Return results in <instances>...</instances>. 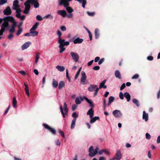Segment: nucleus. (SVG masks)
<instances>
[{
    "instance_id": "obj_1",
    "label": "nucleus",
    "mask_w": 160,
    "mask_h": 160,
    "mask_svg": "<svg viewBox=\"0 0 160 160\" xmlns=\"http://www.w3.org/2000/svg\"><path fill=\"white\" fill-rule=\"evenodd\" d=\"M3 20L4 22L1 25V28L0 30V35L3 34L5 28L8 27V21H13L14 19L12 16H7L3 18Z\"/></svg>"
},
{
    "instance_id": "obj_2",
    "label": "nucleus",
    "mask_w": 160,
    "mask_h": 160,
    "mask_svg": "<svg viewBox=\"0 0 160 160\" xmlns=\"http://www.w3.org/2000/svg\"><path fill=\"white\" fill-rule=\"evenodd\" d=\"M88 90L89 91L91 92L95 91V92L94 93V95L96 96L97 94L99 88H98L97 85L91 84L88 88Z\"/></svg>"
},
{
    "instance_id": "obj_3",
    "label": "nucleus",
    "mask_w": 160,
    "mask_h": 160,
    "mask_svg": "<svg viewBox=\"0 0 160 160\" xmlns=\"http://www.w3.org/2000/svg\"><path fill=\"white\" fill-rule=\"evenodd\" d=\"M72 0H58L59 5H63L64 7H66L69 5V2Z\"/></svg>"
},
{
    "instance_id": "obj_4",
    "label": "nucleus",
    "mask_w": 160,
    "mask_h": 160,
    "mask_svg": "<svg viewBox=\"0 0 160 160\" xmlns=\"http://www.w3.org/2000/svg\"><path fill=\"white\" fill-rule=\"evenodd\" d=\"M93 148V147L92 146H91L89 148L88 150V152H89V155L91 157H93L98 152V147H96L95 149H93L94 151V153L92 154L91 152V150Z\"/></svg>"
},
{
    "instance_id": "obj_5",
    "label": "nucleus",
    "mask_w": 160,
    "mask_h": 160,
    "mask_svg": "<svg viewBox=\"0 0 160 160\" xmlns=\"http://www.w3.org/2000/svg\"><path fill=\"white\" fill-rule=\"evenodd\" d=\"M43 126L45 128L48 129L50 132H51L52 134H56V131L54 129L52 128L51 127H50L48 125L46 124H43Z\"/></svg>"
},
{
    "instance_id": "obj_6",
    "label": "nucleus",
    "mask_w": 160,
    "mask_h": 160,
    "mask_svg": "<svg viewBox=\"0 0 160 160\" xmlns=\"http://www.w3.org/2000/svg\"><path fill=\"white\" fill-rule=\"evenodd\" d=\"M24 5L25 6V10L23 11V12L25 14H27L29 12L30 5L29 4V3H27L26 2L24 3Z\"/></svg>"
},
{
    "instance_id": "obj_7",
    "label": "nucleus",
    "mask_w": 160,
    "mask_h": 160,
    "mask_svg": "<svg viewBox=\"0 0 160 160\" xmlns=\"http://www.w3.org/2000/svg\"><path fill=\"white\" fill-rule=\"evenodd\" d=\"M70 54L71 55L74 61L76 62H77L78 60V54L76 53H75L73 52H71Z\"/></svg>"
},
{
    "instance_id": "obj_8",
    "label": "nucleus",
    "mask_w": 160,
    "mask_h": 160,
    "mask_svg": "<svg viewBox=\"0 0 160 160\" xmlns=\"http://www.w3.org/2000/svg\"><path fill=\"white\" fill-rule=\"evenodd\" d=\"M12 24L11 28L9 30V32L11 33H13L15 31V28L16 26V22L14 20L13 21H12Z\"/></svg>"
},
{
    "instance_id": "obj_9",
    "label": "nucleus",
    "mask_w": 160,
    "mask_h": 160,
    "mask_svg": "<svg viewBox=\"0 0 160 160\" xmlns=\"http://www.w3.org/2000/svg\"><path fill=\"white\" fill-rule=\"evenodd\" d=\"M4 14L5 15H11L12 13V11L9 7L8 6L3 11Z\"/></svg>"
},
{
    "instance_id": "obj_10",
    "label": "nucleus",
    "mask_w": 160,
    "mask_h": 160,
    "mask_svg": "<svg viewBox=\"0 0 160 160\" xmlns=\"http://www.w3.org/2000/svg\"><path fill=\"white\" fill-rule=\"evenodd\" d=\"M112 114L115 117H119L122 116V114L120 111L118 110H114L112 112Z\"/></svg>"
},
{
    "instance_id": "obj_11",
    "label": "nucleus",
    "mask_w": 160,
    "mask_h": 160,
    "mask_svg": "<svg viewBox=\"0 0 160 160\" xmlns=\"http://www.w3.org/2000/svg\"><path fill=\"white\" fill-rule=\"evenodd\" d=\"M31 44V43L30 42H28L25 43L22 46V50H24L27 48Z\"/></svg>"
},
{
    "instance_id": "obj_12",
    "label": "nucleus",
    "mask_w": 160,
    "mask_h": 160,
    "mask_svg": "<svg viewBox=\"0 0 160 160\" xmlns=\"http://www.w3.org/2000/svg\"><path fill=\"white\" fill-rule=\"evenodd\" d=\"M18 0L14 1L13 2V8L14 10H16L19 7V6L18 4Z\"/></svg>"
},
{
    "instance_id": "obj_13",
    "label": "nucleus",
    "mask_w": 160,
    "mask_h": 160,
    "mask_svg": "<svg viewBox=\"0 0 160 160\" xmlns=\"http://www.w3.org/2000/svg\"><path fill=\"white\" fill-rule=\"evenodd\" d=\"M121 153L119 150H117L116 154L115 159L117 160H119L121 158Z\"/></svg>"
},
{
    "instance_id": "obj_14",
    "label": "nucleus",
    "mask_w": 160,
    "mask_h": 160,
    "mask_svg": "<svg viewBox=\"0 0 160 160\" xmlns=\"http://www.w3.org/2000/svg\"><path fill=\"white\" fill-rule=\"evenodd\" d=\"M58 13L64 18L67 15L66 12L64 10H58Z\"/></svg>"
},
{
    "instance_id": "obj_15",
    "label": "nucleus",
    "mask_w": 160,
    "mask_h": 160,
    "mask_svg": "<svg viewBox=\"0 0 160 160\" xmlns=\"http://www.w3.org/2000/svg\"><path fill=\"white\" fill-rule=\"evenodd\" d=\"M87 114L90 115V118H92L93 116L94 111L92 108H91L88 111Z\"/></svg>"
},
{
    "instance_id": "obj_16",
    "label": "nucleus",
    "mask_w": 160,
    "mask_h": 160,
    "mask_svg": "<svg viewBox=\"0 0 160 160\" xmlns=\"http://www.w3.org/2000/svg\"><path fill=\"white\" fill-rule=\"evenodd\" d=\"M142 118L146 122L148 120V115L144 111L143 112Z\"/></svg>"
},
{
    "instance_id": "obj_17",
    "label": "nucleus",
    "mask_w": 160,
    "mask_h": 160,
    "mask_svg": "<svg viewBox=\"0 0 160 160\" xmlns=\"http://www.w3.org/2000/svg\"><path fill=\"white\" fill-rule=\"evenodd\" d=\"M124 97L127 98V101L128 102L130 101L131 96L130 94L127 92H125L124 94Z\"/></svg>"
},
{
    "instance_id": "obj_18",
    "label": "nucleus",
    "mask_w": 160,
    "mask_h": 160,
    "mask_svg": "<svg viewBox=\"0 0 160 160\" xmlns=\"http://www.w3.org/2000/svg\"><path fill=\"white\" fill-rule=\"evenodd\" d=\"M91 120H90V123H94L97 120L99 119V117H95L94 118L93 117L92 118H90Z\"/></svg>"
},
{
    "instance_id": "obj_19",
    "label": "nucleus",
    "mask_w": 160,
    "mask_h": 160,
    "mask_svg": "<svg viewBox=\"0 0 160 160\" xmlns=\"http://www.w3.org/2000/svg\"><path fill=\"white\" fill-rule=\"evenodd\" d=\"M56 68L58 71L60 72H63L65 70V67L64 66L58 65L56 67Z\"/></svg>"
},
{
    "instance_id": "obj_20",
    "label": "nucleus",
    "mask_w": 160,
    "mask_h": 160,
    "mask_svg": "<svg viewBox=\"0 0 160 160\" xmlns=\"http://www.w3.org/2000/svg\"><path fill=\"white\" fill-rule=\"evenodd\" d=\"M99 30L96 28L95 30V38L96 39H98L99 38Z\"/></svg>"
},
{
    "instance_id": "obj_21",
    "label": "nucleus",
    "mask_w": 160,
    "mask_h": 160,
    "mask_svg": "<svg viewBox=\"0 0 160 160\" xmlns=\"http://www.w3.org/2000/svg\"><path fill=\"white\" fill-rule=\"evenodd\" d=\"M58 43L59 44V45L62 46H64V43H65V39H61V38H59L58 40Z\"/></svg>"
},
{
    "instance_id": "obj_22",
    "label": "nucleus",
    "mask_w": 160,
    "mask_h": 160,
    "mask_svg": "<svg viewBox=\"0 0 160 160\" xmlns=\"http://www.w3.org/2000/svg\"><path fill=\"white\" fill-rule=\"evenodd\" d=\"M115 74L116 77L118 78L119 79H121V74L118 70H117L115 71Z\"/></svg>"
},
{
    "instance_id": "obj_23",
    "label": "nucleus",
    "mask_w": 160,
    "mask_h": 160,
    "mask_svg": "<svg viewBox=\"0 0 160 160\" xmlns=\"http://www.w3.org/2000/svg\"><path fill=\"white\" fill-rule=\"evenodd\" d=\"M17 101L16 98L15 97H13V98L12 104L14 108H16L17 107Z\"/></svg>"
},
{
    "instance_id": "obj_24",
    "label": "nucleus",
    "mask_w": 160,
    "mask_h": 160,
    "mask_svg": "<svg viewBox=\"0 0 160 160\" xmlns=\"http://www.w3.org/2000/svg\"><path fill=\"white\" fill-rule=\"evenodd\" d=\"M106 81H103L100 84V85L99 87V88H107V86L104 85V84L106 82Z\"/></svg>"
},
{
    "instance_id": "obj_25",
    "label": "nucleus",
    "mask_w": 160,
    "mask_h": 160,
    "mask_svg": "<svg viewBox=\"0 0 160 160\" xmlns=\"http://www.w3.org/2000/svg\"><path fill=\"white\" fill-rule=\"evenodd\" d=\"M39 23L38 22H36L32 26V27L30 29V30L34 31L37 28L38 26V25Z\"/></svg>"
},
{
    "instance_id": "obj_26",
    "label": "nucleus",
    "mask_w": 160,
    "mask_h": 160,
    "mask_svg": "<svg viewBox=\"0 0 160 160\" xmlns=\"http://www.w3.org/2000/svg\"><path fill=\"white\" fill-rule=\"evenodd\" d=\"M82 77L81 80H86V76L84 72L82 71L81 72Z\"/></svg>"
},
{
    "instance_id": "obj_27",
    "label": "nucleus",
    "mask_w": 160,
    "mask_h": 160,
    "mask_svg": "<svg viewBox=\"0 0 160 160\" xmlns=\"http://www.w3.org/2000/svg\"><path fill=\"white\" fill-rule=\"evenodd\" d=\"M24 85L25 87V90L26 91V93L27 94V95L29 96V88L28 86V85L26 84L25 83H24Z\"/></svg>"
},
{
    "instance_id": "obj_28",
    "label": "nucleus",
    "mask_w": 160,
    "mask_h": 160,
    "mask_svg": "<svg viewBox=\"0 0 160 160\" xmlns=\"http://www.w3.org/2000/svg\"><path fill=\"white\" fill-rule=\"evenodd\" d=\"M39 54H40L38 52L36 53L35 60V63L36 64H37L38 59L39 58Z\"/></svg>"
},
{
    "instance_id": "obj_29",
    "label": "nucleus",
    "mask_w": 160,
    "mask_h": 160,
    "mask_svg": "<svg viewBox=\"0 0 160 160\" xmlns=\"http://www.w3.org/2000/svg\"><path fill=\"white\" fill-rule=\"evenodd\" d=\"M76 120H75V118L73 119L72 120V122L71 124V129H72L74 128V127L75 126V122H76Z\"/></svg>"
},
{
    "instance_id": "obj_30",
    "label": "nucleus",
    "mask_w": 160,
    "mask_h": 160,
    "mask_svg": "<svg viewBox=\"0 0 160 160\" xmlns=\"http://www.w3.org/2000/svg\"><path fill=\"white\" fill-rule=\"evenodd\" d=\"M132 102L133 103L135 104L136 106L139 107V104L138 101L136 99H132Z\"/></svg>"
},
{
    "instance_id": "obj_31",
    "label": "nucleus",
    "mask_w": 160,
    "mask_h": 160,
    "mask_svg": "<svg viewBox=\"0 0 160 160\" xmlns=\"http://www.w3.org/2000/svg\"><path fill=\"white\" fill-rule=\"evenodd\" d=\"M33 3L35 8H37L39 7V4L37 1L34 0V1L33 2Z\"/></svg>"
},
{
    "instance_id": "obj_32",
    "label": "nucleus",
    "mask_w": 160,
    "mask_h": 160,
    "mask_svg": "<svg viewBox=\"0 0 160 160\" xmlns=\"http://www.w3.org/2000/svg\"><path fill=\"white\" fill-rule=\"evenodd\" d=\"M64 46L59 45V48H60L59 52L60 53H61L62 52H64L65 50V48H64Z\"/></svg>"
},
{
    "instance_id": "obj_33",
    "label": "nucleus",
    "mask_w": 160,
    "mask_h": 160,
    "mask_svg": "<svg viewBox=\"0 0 160 160\" xmlns=\"http://www.w3.org/2000/svg\"><path fill=\"white\" fill-rule=\"evenodd\" d=\"M30 32L31 33V36H35L38 35V32L36 31H33L30 30Z\"/></svg>"
},
{
    "instance_id": "obj_34",
    "label": "nucleus",
    "mask_w": 160,
    "mask_h": 160,
    "mask_svg": "<svg viewBox=\"0 0 160 160\" xmlns=\"http://www.w3.org/2000/svg\"><path fill=\"white\" fill-rule=\"evenodd\" d=\"M68 6L66 7V10L68 13H71L73 11V9L71 8Z\"/></svg>"
},
{
    "instance_id": "obj_35",
    "label": "nucleus",
    "mask_w": 160,
    "mask_h": 160,
    "mask_svg": "<svg viewBox=\"0 0 160 160\" xmlns=\"http://www.w3.org/2000/svg\"><path fill=\"white\" fill-rule=\"evenodd\" d=\"M65 85V83L63 81H61L59 84L58 88L59 89L61 88L62 87H64Z\"/></svg>"
},
{
    "instance_id": "obj_36",
    "label": "nucleus",
    "mask_w": 160,
    "mask_h": 160,
    "mask_svg": "<svg viewBox=\"0 0 160 160\" xmlns=\"http://www.w3.org/2000/svg\"><path fill=\"white\" fill-rule=\"evenodd\" d=\"M84 100H85L87 102L90 100L88 98L84 96H83V97L81 96V102L83 101Z\"/></svg>"
},
{
    "instance_id": "obj_37",
    "label": "nucleus",
    "mask_w": 160,
    "mask_h": 160,
    "mask_svg": "<svg viewBox=\"0 0 160 160\" xmlns=\"http://www.w3.org/2000/svg\"><path fill=\"white\" fill-rule=\"evenodd\" d=\"M64 109L65 113H68V109L67 108V105L66 102H64Z\"/></svg>"
},
{
    "instance_id": "obj_38",
    "label": "nucleus",
    "mask_w": 160,
    "mask_h": 160,
    "mask_svg": "<svg viewBox=\"0 0 160 160\" xmlns=\"http://www.w3.org/2000/svg\"><path fill=\"white\" fill-rule=\"evenodd\" d=\"M81 3H82V7L83 8L85 7V5L87 3L86 0H81Z\"/></svg>"
},
{
    "instance_id": "obj_39",
    "label": "nucleus",
    "mask_w": 160,
    "mask_h": 160,
    "mask_svg": "<svg viewBox=\"0 0 160 160\" xmlns=\"http://www.w3.org/2000/svg\"><path fill=\"white\" fill-rule=\"evenodd\" d=\"M73 43L76 44L77 43H80V38H78L75 39L73 41Z\"/></svg>"
},
{
    "instance_id": "obj_40",
    "label": "nucleus",
    "mask_w": 160,
    "mask_h": 160,
    "mask_svg": "<svg viewBox=\"0 0 160 160\" xmlns=\"http://www.w3.org/2000/svg\"><path fill=\"white\" fill-rule=\"evenodd\" d=\"M58 82L57 81H53L52 82L53 86L54 88H56L58 85Z\"/></svg>"
},
{
    "instance_id": "obj_41",
    "label": "nucleus",
    "mask_w": 160,
    "mask_h": 160,
    "mask_svg": "<svg viewBox=\"0 0 160 160\" xmlns=\"http://www.w3.org/2000/svg\"><path fill=\"white\" fill-rule=\"evenodd\" d=\"M49 18L50 19H52L53 18V17L50 14H48L44 17V18Z\"/></svg>"
},
{
    "instance_id": "obj_42",
    "label": "nucleus",
    "mask_w": 160,
    "mask_h": 160,
    "mask_svg": "<svg viewBox=\"0 0 160 160\" xmlns=\"http://www.w3.org/2000/svg\"><path fill=\"white\" fill-rule=\"evenodd\" d=\"M139 77V75L138 74H136L133 76L132 78V79H137Z\"/></svg>"
},
{
    "instance_id": "obj_43",
    "label": "nucleus",
    "mask_w": 160,
    "mask_h": 160,
    "mask_svg": "<svg viewBox=\"0 0 160 160\" xmlns=\"http://www.w3.org/2000/svg\"><path fill=\"white\" fill-rule=\"evenodd\" d=\"M22 31V29L21 28H19L16 33V35L17 36H18L21 33Z\"/></svg>"
},
{
    "instance_id": "obj_44",
    "label": "nucleus",
    "mask_w": 160,
    "mask_h": 160,
    "mask_svg": "<svg viewBox=\"0 0 160 160\" xmlns=\"http://www.w3.org/2000/svg\"><path fill=\"white\" fill-rule=\"evenodd\" d=\"M36 19L39 21H41L43 19L42 18L40 15H38L36 16Z\"/></svg>"
},
{
    "instance_id": "obj_45",
    "label": "nucleus",
    "mask_w": 160,
    "mask_h": 160,
    "mask_svg": "<svg viewBox=\"0 0 160 160\" xmlns=\"http://www.w3.org/2000/svg\"><path fill=\"white\" fill-rule=\"evenodd\" d=\"M72 116L74 118L73 119L75 118V120H76L77 118L78 117V115L75 112H74L72 114Z\"/></svg>"
},
{
    "instance_id": "obj_46",
    "label": "nucleus",
    "mask_w": 160,
    "mask_h": 160,
    "mask_svg": "<svg viewBox=\"0 0 160 160\" xmlns=\"http://www.w3.org/2000/svg\"><path fill=\"white\" fill-rule=\"evenodd\" d=\"M114 100V98L113 96H110L108 99V102H112Z\"/></svg>"
},
{
    "instance_id": "obj_47",
    "label": "nucleus",
    "mask_w": 160,
    "mask_h": 160,
    "mask_svg": "<svg viewBox=\"0 0 160 160\" xmlns=\"http://www.w3.org/2000/svg\"><path fill=\"white\" fill-rule=\"evenodd\" d=\"M7 2V0H0V5H2Z\"/></svg>"
},
{
    "instance_id": "obj_48",
    "label": "nucleus",
    "mask_w": 160,
    "mask_h": 160,
    "mask_svg": "<svg viewBox=\"0 0 160 160\" xmlns=\"http://www.w3.org/2000/svg\"><path fill=\"white\" fill-rule=\"evenodd\" d=\"M90 105V106L91 107H94V105L92 102L90 100L87 102Z\"/></svg>"
},
{
    "instance_id": "obj_49",
    "label": "nucleus",
    "mask_w": 160,
    "mask_h": 160,
    "mask_svg": "<svg viewBox=\"0 0 160 160\" xmlns=\"http://www.w3.org/2000/svg\"><path fill=\"white\" fill-rule=\"evenodd\" d=\"M80 72V68H79L77 72V73L75 75V76L74 78V79H77V78H78V76H79V74Z\"/></svg>"
},
{
    "instance_id": "obj_50",
    "label": "nucleus",
    "mask_w": 160,
    "mask_h": 160,
    "mask_svg": "<svg viewBox=\"0 0 160 160\" xmlns=\"http://www.w3.org/2000/svg\"><path fill=\"white\" fill-rule=\"evenodd\" d=\"M75 103L77 104H79L80 103V99L79 98H76V100L75 101Z\"/></svg>"
},
{
    "instance_id": "obj_51",
    "label": "nucleus",
    "mask_w": 160,
    "mask_h": 160,
    "mask_svg": "<svg viewBox=\"0 0 160 160\" xmlns=\"http://www.w3.org/2000/svg\"><path fill=\"white\" fill-rule=\"evenodd\" d=\"M60 111H61V113L63 116V117H64V118H65V115L64 114V113L63 112V109H62V106H60Z\"/></svg>"
},
{
    "instance_id": "obj_52",
    "label": "nucleus",
    "mask_w": 160,
    "mask_h": 160,
    "mask_svg": "<svg viewBox=\"0 0 160 160\" xmlns=\"http://www.w3.org/2000/svg\"><path fill=\"white\" fill-rule=\"evenodd\" d=\"M145 136L146 138L147 139L149 140L150 139L151 136L149 133H147L146 134Z\"/></svg>"
},
{
    "instance_id": "obj_53",
    "label": "nucleus",
    "mask_w": 160,
    "mask_h": 160,
    "mask_svg": "<svg viewBox=\"0 0 160 160\" xmlns=\"http://www.w3.org/2000/svg\"><path fill=\"white\" fill-rule=\"evenodd\" d=\"M18 72L20 74H21L23 76H25L27 74V73L26 72L23 70L19 71Z\"/></svg>"
},
{
    "instance_id": "obj_54",
    "label": "nucleus",
    "mask_w": 160,
    "mask_h": 160,
    "mask_svg": "<svg viewBox=\"0 0 160 160\" xmlns=\"http://www.w3.org/2000/svg\"><path fill=\"white\" fill-rule=\"evenodd\" d=\"M58 132L64 138H65V135L63 132L61 130L59 129Z\"/></svg>"
},
{
    "instance_id": "obj_55",
    "label": "nucleus",
    "mask_w": 160,
    "mask_h": 160,
    "mask_svg": "<svg viewBox=\"0 0 160 160\" xmlns=\"http://www.w3.org/2000/svg\"><path fill=\"white\" fill-rule=\"evenodd\" d=\"M87 14L89 16H92L94 15V12H87Z\"/></svg>"
},
{
    "instance_id": "obj_56",
    "label": "nucleus",
    "mask_w": 160,
    "mask_h": 160,
    "mask_svg": "<svg viewBox=\"0 0 160 160\" xmlns=\"http://www.w3.org/2000/svg\"><path fill=\"white\" fill-rule=\"evenodd\" d=\"M57 34L59 37V38H61V36L62 35V33L59 30L57 31Z\"/></svg>"
},
{
    "instance_id": "obj_57",
    "label": "nucleus",
    "mask_w": 160,
    "mask_h": 160,
    "mask_svg": "<svg viewBox=\"0 0 160 160\" xmlns=\"http://www.w3.org/2000/svg\"><path fill=\"white\" fill-rule=\"evenodd\" d=\"M126 87L125 84L124 83H123L122 84L121 87L120 88V89L121 90H122L125 88Z\"/></svg>"
},
{
    "instance_id": "obj_58",
    "label": "nucleus",
    "mask_w": 160,
    "mask_h": 160,
    "mask_svg": "<svg viewBox=\"0 0 160 160\" xmlns=\"http://www.w3.org/2000/svg\"><path fill=\"white\" fill-rule=\"evenodd\" d=\"M13 37V35L12 34H10L8 37V38L9 39H12Z\"/></svg>"
},
{
    "instance_id": "obj_59",
    "label": "nucleus",
    "mask_w": 160,
    "mask_h": 160,
    "mask_svg": "<svg viewBox=\"0 0 160 160\" xmlns=\"http://www.w3.org/2000/svg\"><path fill=\"white\" fill-rule=\"evenodd\" d=\"M100 69V67L99 66H95L93 68V69L95 70H98Z\"/></svg>"
},
{
    "instance_id": "obj_60",
    "label": "nucleus",
    "mask_w": 160,
    "mask_h": 160,
    "mask_svg": "<svg viewBox=\"0 0 160 160\" xmlns=\"http://www.w3.org/2000/svg\"><path fill=\"white\" fill-rule=\"evenodd\" d=\"M77 106L75 104H73L72 105V110L73 111L75 110L77 108Z\"/></svg>"
},
{
    "instance_id": "obj_61",
    "label": "nucleus",
    "mask_w": 160,
    "mask_h": 160,
    "mask_svg": "<svg viewBox=\"0 0 160 160\" xmlns=\"http://www.w3.org/2000/svg\"><path fill=\"white\" fill-rule=\"evenodd\" d=\"M104 61V58H101L98 62V64L99 65H100L102 64Z\"/></svg>"
},
{
    "instance_id": "obj_62",
    "label": "nucleus",
    "mask_w": 160,
    "mask_h": 160,
    "mask_svg": "<svg viewBox=\"0 0 160 160\" xmlns=\"http://www.w3.org/2000/svg\"><path fill=\"white\" fill-rule=\"evenodd\" d=\"M119 97L121 99H123L124 98L122 92H120L119 93Z\"/></svg>"
},
{
    "instance_id": "obj_63",
    "label": "nucleus",
    "mask_w": 160,
    "mask_h": 160,
    "mask_svg": "<svg viewBox=\"0 0 160 160\" xmlns=\"http://www.w3.org/2000/svg\"><path fill=\"white\" fill-rule=\"evenodd\" d=\"M55 143L56 145L57 146H60V142L58 139L56 141Z\"/></svg>"
},
{
    "instance_id": "obj_64",
    "label": "nucleus",
    "mask_w": 160,
    "mask_h": 160,
    "mask_svg": "<svg viewBox=\"0 0 160 160\" xmlns=\"http://www.w3.org/2000/svg\"><path fill=\"white\" fill-rule=\"evenodd\" d=\"M60 28H61V30L63 31H66V28L64 26H62Z\"/></svg>"
}]
</instances>
